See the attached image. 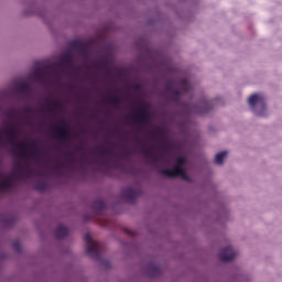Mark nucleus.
<instances>
[{
    "label": "nucleus",
    "instance_id": "obj_29",
    "mask_svg": "<svg viewBox=\"0 0 282 282\" xmlns=\"http://www.w3.org/2000/svg\"><path fill=\"white\" fill-rule=\"evenodd\" d=\"M162 128L154 129V132L152 133L153 138H162Z\"/></svg>",
    "mask_w": 282,
    "mask_h": 282
},
{
    "label": "nucleus",
    "instance_id": "obj_28",
    "mask_svg": "<svg viewBox=\"0 0 282 282\" xmlns=\"http://www.w3.org/2000/svg\"><path fill=\"white\" fill-rule=\"evenodd\" d=\"M75 151H78L85 158V142L82 141L79 145L75 147Z\"/></svg>",
    "mask_w": 282,
    "mask_h": 282
},
{
    "label": "nucleus",
    "instance_id": "obj_7",
    "mask_svg": "<svg viewBox=\"0 0 282 282\" xmlns=\"http://www.w3.org/2000/svg\"><path fill=\"white\" fill-rule=\"evenodd\" d=\"M54 135L55 138H58L61 142H67L69 140V127L65 124V121H62V126H56L54 129Z\"/></svg>",
    "mask_w": 282,
    "mask_h": 282
},
{
    "label": "nucleus",
    "instance_id": "obj_13",
    "mask_svg": "<svg viewBox=\"0 0 282 282\" xmlns=\"http://www.w3.org/2000/svg\"><path fill=\"white\" fill-rule=\"evenodd\" d=\"M61 65H63V67H72V65H74V57L72 56V52H66L61 56L59 59Z\"/></svg>",
    "mask_w": 282,
    "mask_h": 282
},
{
    "label": "nucleus",
    "instance_id": "obj_2",
    "mask_svg": "<svg viewBox=\"0 0 282 282\" xmlns=\"http://www.w3.org/2000/svg\"><path fill=\"white\" fill-rule=\"evenodd\" d=\"M184 164H186V158L178 156L173 170L161 169L159 173L165 175V177H182V180L188 181V174H186V170L182 167Z\"/></svg>",
    "mask_w": 282,
    "mask_h": 282
},
{
    "label": "nucleus",
    "instance_id": "obj_4",
    "mask_svg": "<svg viewBox=\"0 0 282 282\" xmlns=\"http://www.w3.org/2000/svg\"><path fill=\"white\" fill-rule=\"evenodd\" d=\"M193 89V86H191V83H188V79H181V90L173 88L171 84L166 86V91L170 95V98L174 100V102H177L180 100L182 94H188Z\"/></svg>",
    "mask_w": 282,
    "mask_h": 282
},
{
    "label": "nucleus",
    "instance_id": "obj_10",
    "mask_svg": "<svg viewBox=\"0 0 282 282\" xmlns=\"http://www.w3.org/2000/svg\"><path fill=\"white\" fill-rule=\"evenodd\" d=\"M96 150H94L93 153L99 155V158H102V160H109L113 155V149L111 148H105L102 145H99L96 148Z\"/></svg>",
    "mask_w": 282,
    "mask_h": 282
},
{
    "label": "nucleus",
    "instance_id": "obj_5",
    "mask_svg": "<svg viewBox=\"0 0 282 282\" xmlns=\"http://www.w3.org/2000/svg\"><path fill=\"white\" fill-rule=\"evenodd\" d=\"M84 241H86V254H88V257H93V259H100V250L102 245L94 241L91 234H86L84 236Z\"/></svg>",
    "mask_w": 282,
    "mask_h": 282
},
{
    "label": "nucleus",
    "instance_id": "obj_9",
    "mask_svg": "<svg viewBox=\"0 0 282 282\" xmlns=\"http://www.w3.org/2000/svg\"><path fill=\"white\" fill-rule=\"evenodd\" d=\"M122 198L128 204H133L135 199H138V191L133 189L132 187H126L122 189Z\"/></svg>",
    "mask_w": 282,
    "mask_h": 282
},
{
    "label": "nucleus",
    "instance_id": "obj_6",
    "mask_svg": "<svg viewBox=\"0 0 282 282\" xmlns=\"http://www.w3.org/2000/svg\"><path fill=\"white\" fill-rule=\"evenodd\" d=\"M248 105L253 109L256 116H263V111H265V98L263 95H251Z\"/></svg>",
    "mask_w": 282,
    "mask_h": 282
},
{
    "label": "nucleus",
    "instance_id": "obj_25",
    "mask_svg": "<svg viewBox=\"0 0 282 282\" xmlns=\"http://www.w3.org/2000/svg\"><path fill=\"white\" fill-rule=\"evenodd\" d=\"M36 191H39L40 193H45V191H47V183L42 181L36 183L35 185Z\"/></svg>",
    "mask_w": 282,
    "mask_h": 282
},
{
    "label": "nucleus",
    "instance_id": "obj_3",
    "mask_svg": "<svg viewBox=\"0 0 282 282\" xmlns=\"http://www.w3.org/2000/svg\"><path fill=\"white\" fill-rule=\"evenodd\" d=\"M133 124L137 127H149L151 124V117L149 115V105L142 104L141 107L135 108V113L132 117Z\"/></svg>",
    "mask_w": 282,
    "mask_h": 282
},
{
    "label": "nucleus",
    "instance_id": "obj_38",
    "mask_svg": "<svg viewBox=\"0 0 282 282\" xmlns=\"http://www.w3.org/2000/svg\"><path fill=\"white\" fill-rule=\"evenodd\" d=\"M137 89H140V85H137Z\"/></svg>",
    "mask_w": 282,
    "mask_h": 282
},
{
    "label": "nucleus",
    "instance_id": "obj_32",
    "mask_svg": "<svg viewBox=\"0 0 282 282\" xmlns=\"http://www.w3.org/2000/svg\"><path fill=\"white\" fill-rule=\"evenodd\" d=\"M12 246L17 252H21V242L14 241Z\"/></svg>",
    "mask_w": 282,
    "mask_h": 282
},
{
    "label": "nucleus",
    "instance_id": "obj_30",
    "mask_svg": "<svg viewBox=\"0 0 282 282\" xmlns=\"http://www.w3.org/2000/svg\"><path fill=\"white\" fill-rule=\"evenodd\" d=\"M66 160H67V162H76V155L74 154V152L67 153Z\"/></svg>",
    "mask_w": 282,
    "mask_h": 282
},
{
    "label": "nucleus",
    "instance_id": "obj_36",
    "mask_svg": "<svg viewBox=\"0 0 282 282\" xmlns=\"http://www.w3.org/2000/svg\"><path fill=\"white\" fill-rule=\"evenodd\" d=\"M104 166H109V163L107 161H102Z\"/></svg>",
    "mask_w": 282,
    "mask_h": 282
},
{
    "label": "nucleus",
    "instance_id": "obj_23",
    "mask_svg": "<svg viewBox=\"0 0 282 282\" xmlns=\"http://www.w3.org/2000/svg\"><path fill=\"white\" fill-rule=\"evenodd\" d=\"M33 76L36 78V80H43V78H45V68H36L33 72Z\"/></svg>",
    "mask_w": 282,
    "mask_h": 282
},
{
    "label": "nucleus",
    "instance_id": "obj_20",
    "mask_svg": "<svg viewBox=\"0 0 282 282\" xmlns=\"http://www.w3.org/2000/svg\"><path fill=\"white\" fill-rule=\"evenodd\" d=\"M20 94H30L32 89L30 88V84L26 82H21L18 86Z\"/></svg>",
    "mask_w": 282,
    "mask_h": 282
},
{
    "label": "nucleus",
    "instance_id": "obj_8",
    "mask_svg": "<svg viewBox=\"0 0 282 282\" xmlns=\"http://www.w3.org/2000/svg\"><path fill=\"white\" fill-rule=\"evenodd\" d=\"M218 257L220 261L228 262L232 261V259L237 257V252H235V249H232V247H226L219 252Z\"/></svg>",
    "mask_w": 282,
    "mask_h": 282
},
{
    "label": "nucleus",
    "instance_id": "obj_24",
    "mask_svg": "<svg viewBox=\"0 0 282 282\" xmlns=\"http://www.w3.org/2000/svg\"><path fill=\"white\" fill-rule=\"evenodd\" d=\"M9 139L11 140V142L13 140H17V135H18V131H19V128L14 127V126H10L9 127Z\"/></svg>",
    "mask_w": 282,
    "mask_h": 282
},
{
    "label": "nucleus",
    "instance_id": "obj_11",
    "mask_svg": "<svg viewBox=\"0 0 282 282\" xmlns=\"http://www.w3.org/2000/svg\"><path fill=\"white\" fill-rule=\"evenodd\" d=\"M141 151H142L143 155H145V158H148L149 160H152L153 164H158V162H160V156H158V154L155 153L154 145H152L150 148L142 147Z\"/></svg>",
    "mask_w": 282,
    "mask_h": 282
},
{
    "label": "nucleus",
    "instance_id": "obj_26",
    "mask_svg": "<svg viewBox=\"0 0 282 282\" xmlns=\"http://www.w3.org/2000/svg\"><path fill=\"white\" fill-rule=\"evenodd\" d=\"M158 274H160V267L158 264H152L150 276H158Z\"/></svg>",
    "mask_w": 282,
    "mask_h": 282
},
{
    "label": "nucleus",
    "instance_id": "obj_34",
    "mask_svg": "<svg viewBox=\"0 0 282 282\" xmlns=\"http://www.w3.org/2000/svg\"><path fill=\"white\" fill-rule=\"evenodd\" d=\"M64 163L63 162H57V166L54 167L55 171H58V169H61V166H63Z\"/></svg>",
    "mask_w": 282,
    "mask_h": 282
},
{
    "label": "nucleus",
    "instance_id": "obj_22",
    "mask_svg": "<svg viewBox=\"0 0 282 282\" xmlns=\"http://www.w3.org/2000/svg\"><path fill=\"white\" fill-rule=\"evenodd\" d=\"M110 105H112V107H115V109H120V105H122V100L120 99V97L118 96H110L108 98Z\"/></svg>",
    "mask_w": 282,
    "mask_h": 282
},
{
    "label": "nucleus",
    "instance_id": "obj_14",
    "mask_svg": "<svg viewBox=\"0 0 282 282\" xmlns=\"http://www.w3.org/2000/svg\"><path fill=\"white\" fill-rule=\"evenodd\" d=\"M48 105H52V107L47 108V111L51 113H56V111H63V101L55 99L53 101L46 100Z\"/></svg>",
    "mask_w": 282,
    "mask_h": 282
},
{
    "label": "nucleus",
    "instance_id": "obj_31",
    "mask_svg": "<svg viewBox=\"0 0 282 282\" xmlns=\"http://www.w3.org/2000/svg\"><path fill=\"white\" fill-rule=\"evenodd\" d=\"M7 116H8V118H10L11 120H14V118H17V116H18V112H17V110H9V111L7 112Z\"/></svg>",
    "mask_w": 282,
    "mask_h": 282
},
{
    "label": "nucleus",
    "instance_id": "obj_27",
    "mask_svg": "<svg viewBox=\"0 0 282 282\" xmlns=\"http://www.w3.org/2000/svg\"><path fill=\"white\" fill-rule=\"evenodd\" d=\"M90 67H94V69H102L105 67V62L98 61L90 65Z\"/></svg>",
    "mask_w": 282,
    "mask_h": 282
},
{
    "label": "nucleus",
    "instance_id": "obj_12",
    "mask_svg": "<svg viewBox=\"0 0 282 282\" xmlns=\"http://www.w3.org/2000/svg\"><path fill=\"white\" fill-rule=\"evenodd\" d=\"M213 105H215V101L203 100L199 107L196 108L195 112L199 116H204V113H208V111L213 109Z\"/></svg>",
    "mask_w": 282,
    "mask_h": 282
},
{
    "label": "nucleus",
    "instance_id": "obj_37",
    "mask_svg": "<svg viewBox=\"0 0 282 282\" xmlns=\"http://www.w3.org/2000/svg\"><path fill=\"white\" fill-rule=\"evenodd\" d=\"M135 142H137V144H140V138H135Z\"/></svg>",
    "mask_w": 282,
    "mask_h": 282
},
{
    "label": "nucleus",
    "instance_id": "obj_15",
    "mask_svg": "<svg viewBox=\"0 0 282 282\" xmlns=\"http://www.w3.org/2000/svg\"><path fill=\"white\" fill-rule=\"evenodd\" d=\"M15 169L17 171L12 172V176L13 177H18L19 180H21L23 177V171L29 169L28 163H25L24 165L21 162L15 163Z\"/></svg>",
    "mask_w": 282,
    "mask_h": 282
},
{
    "label": "nucleus",
    "instance_id": "obj_16",
    "mask_svg": "<svg viewBox=\"0 0 282 282\" xmlns=\"http://www.w3.org/2000/svg\"><path fill=\"white\" fill-rule=\"evenodd\" d=\"M67 235H69V229H67V227L63 226V225H58L55 231V237L57 239H63L65 237H67Z\"/></svg>",
    "mask_w": 282,
    "mask_h": 282
},
{
    "label": "nucleus",
    "instance_id": "obj_19",
    "mask_svg": "<svg viewBox=\"0 0 282 282\" xmlns=\"http://www.w3.org/2000/svg\"><path fill=\"white\" fill-rule=\"evenodd\" d=\"M1 191H10L12 188V177L7 176L0 183Z\"/></svg>",
    "mask_w": 282,
    "mask_h": 282
},
{
    "label": "nucleus",
    "instance_id": "obj_35",
    "mask_svg": "<svg viewBox=\"0 0 282 282\" xmlns=\"http://www.w3.org/2000/svg\"><path fill=\"white\" fill-rule=\"evenodd\" d=\"M67 88H68L70 91H74V85H68Z\"/></svg>",
    "mask_w": 282,
    "mask_h": 282
},
{
    "label": "nucleus",
    "instance_id": "obj_18",
    "mask_svg": "<svg viewBox=\"0 0 282 282\" xmlns=\"http://www.w3.org/2000/svg\"><path fill=\"white\" fill-rule=\"evenodd\" d=\"M91 208L93 210H96V213H100V210H105L106 208L105 200L102 199L94 200L91 204Z\"/></svg>",
    "mask_w": 282,
    "mask_h": 282
},
{
    "label": "nucleus",
    "instance_id": "obj_1",
    "mask_svg": "<svg viewBox=\"0 0 282 282\" xmlns=\"http://www.w3.org/2000/svg\"><path fill=\"white\" fill-rule=\"evenodd\" d=\"M31 150L28 149V144L24 143H18L17 149H19V152L17 155L19 158H22L23 160H39L41 155H45V152H43V148L36 147V141H31Z\"/></svg>",
    "mask_w": 282,
    "mask_h": 282
},
{
    "label": "nucleus",
    "instance_id": "obj_21",
    "mask_svg": "<svg viewBox=\"0 0 282 282\" xmlns=\"http://www.w3.org/2000/svg\"><path fill=\"white\" fill-rule=\"evenodd\" d=\"M228 156V151H223L216 154L215 164L221 165L224 164V160Z\"/></svg>",
    "mask_w": 282,
    "mask_h": 282
},
{
    "label": "nucleus",
    "instance_id": "obj_33",
    "mask_svg": "<svg viewBox=\"0 0 282 282\" xmlns=\"http://www.w3.org/2000/svg\"><path fill=\"white\" fill-rule=\"evenodd\" d=\"M24 113H28L29 116H32V113H34V110L31 107H26L24 109Z\"/></svg>",
    "mask_w": 282,
    "mask_h": 282
},
{
    "label": "nucleus",
    "instance_id": "obj_17",
    "mask_svg": "<svg viewBox=\"0 0 282 282\" xmlns=\"http://www.w3.org/2000/svg\"><path fill=\"white\" fill-rule=\"evenodd\" d=\"M70 47H73V50H79V52H82V54H84V56L87 55V45H85V43H83L80 41L72 42Z\"/></svg>",
    "mask_w": 282,
    "mask_h": 282
}]
</instances>
